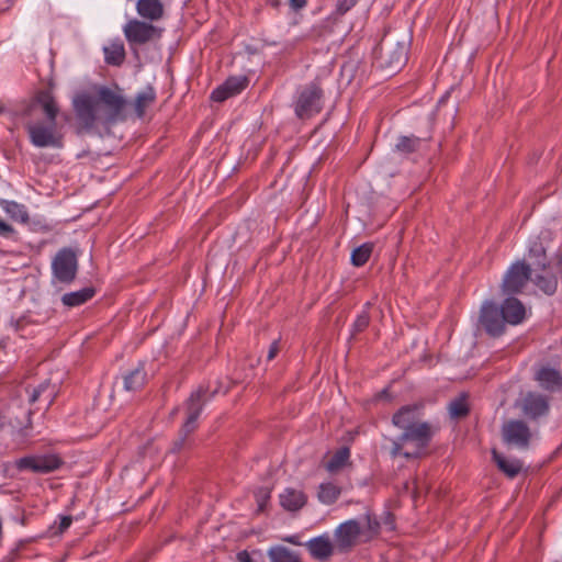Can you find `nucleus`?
I'll return each mask as SVG.
<instances>
[{
  "instance_id": "nucleus-14",
  "label": "nucleus",
  "mask_w": 562,
  "mask_h": 562,
  "mask_svg": "<svg viewBox=\"0 0 562 562\" xmlns=\"http://www.w3.org/2000/svg\"><path fill=\"white\" fill-rule=\"evenodd\" d=\"M549 397L540 393L528 392L521 401V411L529 419H537L546 416L549 413Z\"/></svg>"
},
{
  "instance_id": "nucleus-6",
  "label": "nucleus",
  "mask_w": 562,
  "mask_h": 562,
  "mask_svg": "<svg viewBox=\"0 0 562 562\" xmlns=\"http://www.w3.org/2000/svg\"><path fill=\"white\" fill-rule=\"evenodd\" d=\"M477 329L485 331L488 336L494 338L505 333L506 323L496 303L485 301L482 304L477 318Z\"/></svg>"
},
{
  "instance_id": "nucleus-47",
  "label": "nucleus",
  "mask_w": 562,
  "mask_h": 562,
  "mask_svg": "<svg viewBox=\"0 0 562 562\" xmlns=\"http://www.w3.org/2000/svg\"><path fill=\"white\" fill-rule=\"evenodd\" d=\"M24 324H25V318H24V317H22V318H19V319H16V321H14L12 325L14 326V329H15L16 331H20V330H22V329H23Z\"/></svg>"
},
{
  "instance_id": "nucleus-15",
  "label": "nucleus",
  "mask_w": 562,
  "mask_h": 562,
  "mask_svg": "<svg viewBox=\"0 0 562 562\" xmlns=\"http://www.w3.org/2000/svg\"><path fill=\"white\" fill-rule=\"evenodd\" d=\"M247 85L248 79L246 77H229L224 83L212 91L211 100L214 102H224L240 93Z\"/></svg>"
},
{
  "instance_id": "nucleus-44",
  "label": "nucleus",
  "mask_w": 562,
  "mask_h": 562,
  "mask_svg": "<svg viewBox=\"0 0 562 562\" xmlns=\"http://www.w3.org/2000/svg\"><path fill=\"white\" fill-rule=\"evenodd\" d=\"M307 4V0H289V5L294 10L299 11L305 8Z\"/></svg>"
},
{
  "instance_id": "nucleus-19",
  "label": "nucleus",
  "mask_w": 562,
  "mask_h": 562,
  "mask_svg": "<svg viewBox=\"0 0 562 562\" xmlns=\"http://www.w3.org/2000/svg\"><path fill=\"white\" fill-rule=\"evenodd\" d=\"M531 281L544 294L553 295L558 290L559 274L553 271L550 265L547 271L532 272Z\"/></svg>"
},
{
  "instance_id": "nucleus-29",
  "label": "nucleus",
  "mask_w": 562,
  "mask_h": 562,
  "mask_svg": "<svg viewBox=\"0 0 562 562\" xmlns=\"http://www.w3.org/2000/svg\"><path fill=\"white\" fill-rule=\"evenodd\" d=\"M270 562H302L299 553L283 546H276L268 550Z\"/></svg>"
},
{
  "instance_id": "nucleus-30",
  "label": "nucleus",
  "mask_w": 562,
  "mask_h": 562,
  "mask_svg": "<svg viewBox=\"0 0 562 562\" xmlns=\"http://www.w3.org/2000/svg\"><path fill=\"white\" fill-rule=\"evenodd\" d=\"M448 411L451 418L460 419L467 417L470 413L468 394L461 393L453 398L448 405Z\"/></svg>"
},
{
  "instance_id": "nucleus-2",
  "label": "nucleus",
  "mask_w": 562,
  "mask_h": 562,
  "mask_svg": "<svg viewBox=\"0 0 562 562\" xmlns=\"http://www.w3.org/2000/svg\"><path fill=\"white\" fill-rule=\"evenodd\" d=\"M126 100L120 89L105 86L98 88L97 97L82 94L74 100V109L79 125L90 131L99 121L103 124H114L125 119Z\"/></svg>"
},
{
  "instance_id": "nucleus-12",
  "label": "nucleus",
  "mask_w": 562,
  "mask_h": 562,
  "mask_svg": "<svg viewBox=\"0 0 562 562\" xmlns=\"http://www.w3.org/2000/svg\"><path fill=\"white\" fill-rule=\"evenodd\" d=\"M362 536V527L356 519H349L340 524L334 532L335 543L338 552L350 551Z\"/></svg>"
},
{
  "instance_id": "nucleus-31",
  "label": "nucleus",
  "mask_w": 562,
  "mask_h": 562,
  "mask_svg": "<svg viewBox=\"0 0 562 562\" xmlns=\"http://www.w3.org/2000/svg\"><path fill=\"white\" fill-rule=\"evenodd\" d=\"M1 206L4 212L13 220L20 223L29 222V213L26 207L23 204H20L15 201H7L3 200L1 202Z\"/></svg>"
},
{
  "instance_id": "nucleus-3",
  "label": "nucleus",
  "mask_w": 562,
  "mask_h": 562,
  "mask_svg": "<svg viewBox=\"0 0 562 562\" xmlns=\"http://www.w3.org/2000/svg\"><path fill=\"white\" fill-rule=\"evenodd\" d=\"M424 403L402 406L392 416V424L401 429L402 440H411L417 449H424L430 443L436 428L428 422H423Z\"/></svg>"
},
{
  "instance_id": "nucleus-23",
  "label": "nucleus",
  "mask_w": 562,
  "mask_h": 562,
  "mask_svg": "<svg viewBox=\"0 0 562 562\" xmlns=\"http://www.w3.org/2000/svg\"><path fill=\"white\" fill-rule=\"evenodd\" d=\"M147 373L144 364L139 363L137 368L123 375V386L128 392L139 391L146 383Z\"/></svg>"
},
{
  "instance_id": "nucleus-34",
  "label": "nucleus",
  "mask_w": 562,
  "mask_h": 562,
  "mask_svg": "<svg viewBox=\"0 0 562 562\" xmlns=\"http://www.w3.org/2000/svg\"><path fill=\"white\" fill-rule=\"evenodd\" d=\"M372 250L373 245L370 243H366L357 247L351 254V263L356 267H362L370 259Z\"/></svg>"
},
{
  "instance_id": "nucleus-4",
  "label": "nucleus",
  "mask_w": 562,
  "mask_h": 562,
  "mask_svg": "<svg viewBox=\"0 0 562 562\" xmlns=\"http://www.w3.org/2000/svg\"><path fill=\"white\" fill-rule=\"evenodd\" d=\"M207 389L200 386L191 393L186 402L187 418L180 429V438L175 442L173 451H180L186 442L187 437L198 427V418L202 412L206 397Z\"/></svg>"
},
{
  "instance_id": "nucleus-7",
  "label": "nucleus",
  "mask_w": 562,
  "mask_h": 562,
  "mask_svg": "<svg viewBox=\"0 0 562 562\" xmlns=\"http://www.w3.org/2000/svg\"><path fill=\"white\" fill-rule=\"evenodd\" d=\"M52 270L58 282L70 284L76 279L78 271L76 252L70 248L60 249L53 259Z\"/></svg>"
},
{
  "instance_id": "nucleus-51",
  "label": "nucleus",
  "mask_w": 562,
  "mask_h": 562,
  "mask_svg": "<svg viewBox=\"0 0 562 562\" xmlns=\"http://www.w3.org/2000/svg\"><path fill=\"white\" fill-rule=\"evenodd\" d=\"M3 111V108L0 105V113Z\"/></svg>"
},
{
  "instance_id": "nucleus-22",
  "label": "nucleus",
  "mask_w": 562,
  "mask_h": 562,
  "mask_svg": "<svg viewBox=\"0 0 562 562\" xmlns=\"http://www.w3.org/2000/svg\"><path fill=\"white\" fill-rule=\"evenodd\" d=\"M137 13L145 20L158 21L164 16L165 9L160 0H137Z\"/></svg>"
},
{
  "instance_id": "nucleus-11",
  "label": "nucleus",
  "mask_w": 562,
  "mask_h": 562,
  "mask_svg": "<svg viewBox=\"0 0 562 562\" xmlns=\"http://www.w3.org/2000/svg\"><path fill=\"white\" fill-rule=\"evenodd\" d=\"M14 464L19 471H31L34 473L46 474L59 469L63 461L55 454L27 456L18 459Z\"/></svg>"
},
{
  "instance_id": "nucleus-21",
  "label": "nucleus",
  "mask_w": 562,
  "mask_h": 562,
  "mask_svg": "<svg viewBox=\"0 0 562 562\" xmlns=\"http://www.w3.org/2000/svg\"><path fill=\"white\" fill-rule=\"evenodd\" d=\"M536 380L540 386L547 391L554 392L562 387L561 373L550 367H542L536 374Z\"/></svg>"
},
{
  "instance_id": "nucleus-17",
  "label": "nucleus",
  "mask_w": 562,
  "mask_h": 562,
  "mask_svg": "<svg viewBox=\"0 0 562 562\" xmlns=\"http://www.w3.org/2000/svg\"><path fill=\"white\" fill-rule=\"evenodd\" d=\"M527 257L532 272L547 271L548 266H550L546 247L539 237L530 241Z\"/></svg>"
},
{
  "instance_id": "nucleus-36",
  "label": "nucleus",
  "mask_w": 562,
  "mask_h": 562,
  "mask_svg": "<svg viewBox=\"0 0 562 562\" xmlns=\"http://www.w3.org/2000/svg\"><path fill=\"white\" fill-rule=\"evenodd\" d=\"M408 441L409 440H402V435L397 439L392 440V447L390 450L391 457L396 458L398 456H403L406 459L417 458L419 456L418 452H403V445Z\"/></svg>"
},
{
  "instance_id": "nucleus-41",
  "label": "nucleus",
  "mask_w": 562,
  "mask_h": 562,
  "mask_svg": "<svg viewBox=\"0 0 562 562\" xmlns=\"http://www.w3.org/2000/svg\"><path fill=\"white\" fill-rule=\"evenodd\" d=\"M15 234V229L12 225L8 224L0 217V236L10 238Z\"/></svg>"
},
{
  "instance_id": "nucleus-45",
  "label": "nucleus",
  "mask_w": 562,
  "mask_h": 562,
  "mask_svg": "<svg viewBox=\"0 0 562 562\" xmlns=\"http://www.w3.org/2000/svg\"><path fill=\"white\" fill-rule=\"evenodd\" d=\"M239 562H254L250 554L247 551H241L237 554Z\"/></svg>"
},
{
  "instance_id": "nucleus-33",
  "label": "nucleus",
  "mask_w": 562,
  "mask_h": 562,
  "mask_svg": "<svg viewBox=\"0 0 562 562\" xmlns=\"http://www.w3.org/2000/svg\"><path fill=\"white\" fill-rule=\"evenodd\" d=\"M350 459V449L348 447L339 448L326 464V470L335 473L348 464Z\"/></svg>"
},
{
  "instance_id": "nucleus-32",
  "label": "nucleus",
  "mask_w": 562,
  "mask_h": 562,
  "mask_svg": "<svg viewBox=\"0 0 562 562\" xmlns=\"http://www.w3.org/2000/svg\"><path fill=\"white\" fill-rule=\"evenodd\" d=\"M340 493V488L334 483H322L318 487L317 498L325 505H331L338 499Z\"/></svg>"
},
{
  "instance_id": "nucleus-16",
  "label": "nucleus",
  "mask_w": 562,
  "mask_h": 562,
  "mask_svg": "<svg viewBox=\"0 0 562 562\" xmlns=\"http://www.w3.org/2000/svg\"><path fill=\"white\" fill-rule=\"evenodd\" d=\"M306 548L315 560L327 561L334 554L336 543H333L330 537L325 533L315 538H312L306 542Z\"/></svg>"
},
{
  "instance_id": "nucleus-24",
  "label": "nucleus",
  "mask_w": 562,
  "mask_h": 562,
  "mask_svg": "<svg viewBox=\"0 0 562 562\" xmlns=\"http://www.w3.org/2000/svg\"><path fill=\"white\" fill-rule=\"evenodd\" d=\"M493 460L497 464L498 469L505 473L508 477L513 479L519 474L522 469V463L518 459L508 460L498 453L495 449L492 451Z\"/></svg>"
},
{
  "instance_id": "nucleus-35",
  "label": "nucleus",
  "mask_w": 562,
  "mask_h": 562,
  "mask_svg": "<svg viewBox=\"0 0 562 562\" xmlns=\"http://www.w3.org/2000/svg\"><path fill=\"white\" fill-rule=\"evenodd\" d=\"M359 0H334V10L331 11V18L337 21L352 8L357 5Z\"/></svg>"
},
{
  "instance_id": "nucleus-10",
  "label": "nucleus",
  "mask_w": 562,
  "mask_h": 562,
  "mask_svg": "<svg viewBox=\"0 0 562 562\" xmlns=\"http://www.w3.org/2000/svg\"><path fill=\"white\" fill-rule=\"evenodd\" d=\"M323 90L317 82H311L300 93L295 104V114L300 119H308L322 109Z\"/></svg>"
},
{
  "instance_id": "nucleus-18",
  "label": "nucleus",
  "mask_w": 562,
  "mask_h": 562,
  "mask_svg": "<svg viewBox=\"0 0 562 562\" xmlns=\"http://www.w3.org/2000/svg\"><path fill=\"white\" fill-rule=\"evenodd\" d=\"M499 310L502 311L505 323L509 325H518L526 317L524 304L514 296L505 299Z\"/></svg>"
},
{
  "instance_id": "nucleus-38",
  "label": "nucleus",
  "mask_w": 562,
  "mask_h": 562,
  "mask_svg": "<svg viewBox=\"0 0 562 562\" xmlns=\"http://www.w3.org/2000/svg\"><path fill=\"white\" fill-rule=\"evenodd\" d=\"M370 324V316L368 312H362L353 323V334L363 331Z\"/></svg>"
},
{
  "instance_id": "nucleus-50",
  "label": "nucleus",
  "mask_w": 562,
  "mask_h": 562,
  "mask_svg": "<svg viewBox=\"0 0 562 562\" xmlns=\"http://www.w3.org/2000/svg\"><path fill=\"white\" fill-rule=\"evenodd\" d=\"M288 541L291 542V543H294L292 538H289Z\"/></svg>"
},
{
  "instance_id": "nucleus-49",
  "label": "nucleus",
  "mask_w": 562,
  "mask_h": 562,
  "mask_svg": "<svg viewBox=\"0 0 562 562\" xmlns=\"http://www.w3.org/2000/svg\"><path fill=\"white\" fill-rule=\"evenodd\" d=\"M54 396H55V389L52 387V390L47 394L48 405H50L53 403Z\"/></svg>"
},
{
  "instance_id": "nucleus-39",
  "label": "nucleus",
  "mask_w": 562,
  "mask_h": 562,
  "mask_svg": "<svg viewBox=\"0 0 562 562\" xmlns=\"http://www.w3.org/2000/svg\"><path fill=\"white\" fill-rule=\"evenodd\" d=\"M255 497L258 504V512H262L265 509L266 503L270 498V492L267 488H258L255 493Z\"/></svg>"
},
{
  "instance_id": "nucleus-13",
  "label": "nucleus",
  "mask_w": 562,
  "mask_h": 562,
  "mask_svg": "<svg viewBox=\"0 0 562 562\" xmlns=\"http://www.w3.org/2000/svg\"><path fill=\"white\" fill-rule=\"evenodd\" d=\"M503 439L508 445H514L519 448H528L531 431L524 420L512 419L503 425L502 428Z\"/></svg>"
},
{
  "instance_id": "nucleus-28",
  "label": "nucleus",
  "mask_w": 562,
  "mask_h": 562,
  "mask_svg": "<svg viewBox=\"0 0 562 562\" xmlns=\"http://www.w3.org/2000/svg\"><path fill=\"white\" fill-rule=\"evenodd\" d=\"M156 100V91L151 86L137 93L134 101V109L137 117L142 119L145 115L146 109L150 106Z\"/></svg>"
},
{
  "instance_id": "nucleus-26",
  "label": "nucleus",
  "mask_w": 562,
  "mask_h": 562,
  "mask_svg": "<svg viewBox=\"0 0 562 562\" xmlns=\"http://www.w3.org/2000/svg\"><path fill=\"white\" fill-rule=\"evenodd\" d=\"M425 142L426 139L415 135L400 136L395 144V150L403 155H411L419 151Z\"/></svg>"
},
{
  "instance_id": "nucleus-20",
  "label": "nucleus",
  "mask_w": 562,
  "mask_h": 562,
  "mask_svg": "<svg viewBox=\"0 0 562 562\" xmlns=\"http://www.w3.org/2000/svg\"><path fill=\"white\" fill-rule=\"evenodd\" d=\"M280 505L288 512L300 510L307 502L304 492L288 487L279 496Z\"/></svg>"
},
{
  "instance_id": "nucleus-46",
  "label": "nucleus",
  "mask_w": 562,
  "mask_h": 562,
  "mask_svg": "<svg viewBox=\"0 0 562 562\" xmlns=\"http://www.w3.org/2000/svg\"><path fill=\"white\" fill-rule=\"evenodd\" d=\"M555 273L562 277V252L557 255Z\"/></svg>"
},
{
  "instance_id": "nucleus-5",
  "label": "nucleus",
  "mask_w": 562,
  "mask_h": 562,
  "mask_svg": "<svg viewBox=\"0 0 562 562\" xmlns=\"http://www.w3.org/2000/svg\"><path fill=\"white\" fill-rule=\"evenodd\" d=\"M376 54L379 67L390 72L398 71L407 61V46L404 43L383 41Z\"/></svg>"
},
{
  "instance_id": "nucleus-9",
  "label": "nucleus",
  "mask_w": 562,
  "mask_h": 562,
  "mask_svg": "<svg viewBox=\"0 0 562 562\" xmlns=\"http://www.w3.org/2000/svg\"><path fill=\"white\" fill-rule=\"evenodd\" d=\"M126 41L131 45H144L161 37L162 29L137 19L130 20L123 27Z\"/></svg>"
},
{
  "instance_id": "nucleus-8",
  "label": "nucleus",
  "mask_w": 562,
  "mask_h": 562,
  "mask_svg": "<svg viewBox=\"0 0 562 562\" xmlns=\"http://www.w3.org/2000/svg\"><path fill=\"white\" fill-rule=\"evenodd\" d=\"M531 274L530 265H527L524 260L514 262L504 276L502 283L503 293L508 295L520 293L528 281L531 280Z\"/></svg>"
},
{
  "instance_id": "nucleus-27",
  "label": "nucleus",
  "mask_w": 562,
  "mask_h": 562,
  "mask_svg": "<svg viewBox=\"0 0 562 562\" xmlns=\"http://www.w3.org/2000/svg\"><path fill=\"white\" fill-rule=\"evenodd\" d=\"M105 63L113 66H120L125 59V48L121 40L113 41L104 49Z\"/></svg>"
},
{
  "instance_id": "nucleus-25",
  "label": "nucleus",
  "mask_w": 562,
  "mask_h": 562,
  "mask_svg": "<svg viewBox=\"0 0 562 562\" xmlns=\"http://www.w3.org/2000/svg\"><path fill=\"white\" fill-rule=\"evenodd\" d=\"M94 294L95 290L91 286H88L79 291L65 293L61 296V302L64 305L68 307H76L91 300L94 296Z\"/></svg>"
},
{
  "instance_id": "nucleus-48",
  "label": "nucleus",
  "mask_w": 562,
  "mask_h": 562,
  "mask_svg": "<svg viewBox=\"0 0 562 562\" xmlns=\"http://www.w3.org/2000/svg\"><path fill=\"white\" fill-rule=\"evenodd\" d=\"M7 426V417L0 412V431Z\"/></svg>"
},
{
  "instance_id": "nucleus-42",
  "label": "nucleus",
  "mask_w": 562,
  "mask_h": 562,
  "mask_svg": "<svg viewBox=\"0 0 562 562\" xmlns=\"http://www.w3.org/2000/svg\"><path fill=\"white\" fill-rule=\"evenodd\" d=\"M280 351V344H279V340H274L270 347H269V351H268V355H267V359L268 361H271L273 360L277 355L279 353Z\"/></svg>"
},
{
  "instance_id": "nucleus-43",
  "label": "nucleus",
  "mask_w": 562,
  "mask_h": 562,
  "mask_svg": "<svg viewBox=\"0 0 562 562\" xmlns=\"http://www.w3.org/2000/svg\"><path fill=\"white\" fill-rule=\"evenodd\" d=\"M71 522V516H63L58 525V532L63 533L64 531H66L70 527Z\"/></svg>"
},
{
  "instance_id": "nucleus-1",
  "label": "nucleus",
  "mask_w": 562,
  "mask_h": 562,
  "mask_svg": "<svg viewBox=\"0 0 562 562\" xmlns=\"http://www.w3.org/2000/svg\"><path fill=\"white\" fill-rule=\"evenodd\" d=\"M59 106L48 90H41L21 115L30 143L37 148L64 147V133L58 126Z\"/></svg>"
},
{
  "instance_id": "nucleus-40",
  "label": "nucleus",
  "mask_w": 562,
  "mask_h": 562,
  "mask_svg": "<svg viewBox=\"0 0 562 562\" xmlns=\"http://www.w3.org/2000/svg\"><path fill=\"white\" fill-rule=\"evenodd\" d=\"M50 389L49 382H44L40 384L37 387L33 389L30 395V402L35 403L38 398Z\"/></svg>"
},
{
  "instance_id": "nucleus-37",
  "label": "nucleus",
  "mask_w": 562,
  "mask_h": 562,
  "mask_svg": "<svg viewBox=\"0 0 562 562\" xmlns=\"http://www.w3.org/2000/svg\"><path fill=\"white\" fill-rule=\"evenodd\" d=\"M366 528H362V536H366V541L372 539L380 531V522L371 517V515H366Z\"/></svg>"
}]
</instances>
